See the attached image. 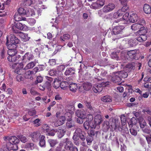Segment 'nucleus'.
Listing matches in <instances>:
<instances>
[{"mask_svg": "<svg viewBox=\"0 0 151 151\" xmlns=\"http://www.w3.org/2000/svg\"><path fill=\"white\" fill-rule=\"evenodd\" d=\"M89 118L91 119L90 127L91 128H94L98 129L100 128V125L103 121L101 115L98 114L96 115L93 120V116L91 115H89Z\"/></svg>", "mask_w": 151, "mask_h": 151, "instance_id": "obj_1", "label": "nucleus"}, {"mask_svg": "<svg viewBox=\"0 0 151 151\" xmlns=\"http://www.w3.org/2000/svg\"><path fill=\"white\" fill-rule=\"evenodd\" d=\"M6 38L7 41L6 44V45H8V47L9 48L13 46L14 48H17V44L20 42V40L13 34H11L9 36V42H8V36H7Z\"/></svg>", "mask_w": 151, "mask_h": 151, "instance_id": "obj_2", "label": "nucleus"}, {"mask_svg": "<svg viewBox=\"0 0 151 151\" xmlns=\"http://www.w3.org/2000/svg\"><path fill=\"white\" fill-rule=\"evenodd\" d=\"M104 5L103 0H97L96 2H93L91 4V8L94 9H99Z\"/></svg>", "mask_w": 151, "mask_h": 151, "instance_id": "obj_3", "label": "nucleus"}, {"mask_svg": "<svg viewBox=\"0 0 151 151\" xmlns=\"http://www.w3.org/2000/svg\"><path fill=\"white\" fill-rule=\"evenodd\" d=\"M41 135L39 132H34L31 134L29 136L31 137V139L33 142H36L38 141Z\"/></svg>", "mask_w": 151, "mask_h": 151, "instance_id": "obj_4", "label": "nucleus"}, {"mask_svg": "<svg viewBox=\"0 0 151 151\" xmlns=\"http://www.w3.org/2000/svg\"><path fill=\"white\" fill-rule=\"evenodd\" d=\"M8 49V50L7 53L9 55V56L13 55H15L17 54V51L16 50V48H14L12 46L10 48L8 47V45H6Z\"/></svg>", "mask_w": 151, "mask_h": 151, "instance_id": "obj_5", "label": "nucleus"}, {"mask_svg": "<svg viewBox=\"0 0 151 151\" xmlns=\"http://www.w3.org/2000/svg\"><path fill=\"white\" fill-rule=\"evenodd\" d=\"M76 114L77 117L81 118H86V112L84 110H77L76 111Z\"/></svg>", "mask_w": 151, "mask_h": 151, "instance_id": "obj_6", "label": "nucleus"}, {"mask_svg": "<svg viewBox=\"0 0 151 151\" xmlns=\"http://www.w3.org/2000/svg\"><path fill=\"white\" fill-rule=\"evenodd\" d=\"M4 145H6V146L8 148H9L10 149L13 150H16L18 149V144H12L10 143H4Z\"/></svg>", "mask_w": 151, "mask_h": 151, "instance_id": "obj_7", "label": "nucleus"}, {"mask_svg": "<svg viewBox=\"0 0 151 151\" xmlns=\"http://www.w3.org/2000/svg\"><path fill=\"white\" fill-rule=\"evenodd\" d=\"M75 123L73 122L71 118H70L67 119V122L66 123V127L68 129H70L74 127Z\"/></svg>", "mask_w": 151, "mask_h": 151, "instance_id": "obj_8", "label": "nucleus"}, {"mask_svg": "<svg viewBox=\"0 0 151 151\" xmlns=\"http://www.w3.org/2000/svg\"><path fill=\"white\" fill-rule=\"evenodd\" d=\"M79 130V137L81 140L84 141L85 140L86 138V134L85 132L82 131L81 129L78 128Z\"/></svg>", "mask_w": 151, "mask_h": 151, "instance_id": "obj_9", "label": "nucleus"}, {"mask_svg": "<svg viewBox=\"0 0 151 151\" xmlns=\"http://www.w3.org/2000/svg\"><path fill=\"white\" fill-rule=\"evenodd\" d=\"M20 57V55H18L9 56L7 57V59L9 62H14L18 60Z\"/></svg>", "mask_w": 151, "mask_h": 151, "instance_id": "obj_10", "label": "nucleus"}, {"mask_svg": "<svg viewBox=\"0 0 151 151\" xmlns=\"http://www.w3.org/2000/svg\"><path fill=\"white\" fill-rule=\"evenodd\" d=\"M19 140L17 137L15 136L10 137L9 142L7 143H10L12 144H19Z\"/></svg>", "mask_w": 151, "mask_h": 151, "instance_id": "obj_11", "label": "nucleus"}, {"mask_svg": "<svg viewBox=\"0 0 151 151\" xmlns=\"http://www.w3.org/2000/svg\"><path fill=\"white\" fill-rule=\"evenodd\" d=\"M23 15L16 13L14 16V19L17 21H19L22 20L25 21L26 18L22 17Z\"/></svg>", "mask_w": 151, "mask_h": 151, "instance_id": "obj_12", "label": "nucleus"}, {"mask_svg": "<svg viewBox=\"0 0 151 151\" xmlns=\"http://www.w3.org/2000/svg\"><path fill=\"white\" fill-rule=\"evenodd\" d=\"M66 129L61 128V129H58L57 130V132L58 134V137L59 138H62L65 134L66 132Z\"/></svg>", "mask_w": 151, "mask_h": 151, "instance_id": "obj_13", "label": "nucleus"}, {"mask_svg": "<svg viewBox=\"0 0 151 151\" xmlns=\"http://www.w3.org/2000/svg\"><path fill=\"white\" fill-rule=\"evenodd\" d=\"M86 119L84 122L83 124V126L84 129L86 130H88L90 127V123L91 121V119L89 118V115L88 116L87 118H86Z\"/></svg>", "mask_w": 151, "mask_h": 151, "instance_id": "obj_14", "label": "nucleus"}, {"mask_svg": "<svg viewBox=\"0 0 151 151\" xmlns=\"http://www.w3.org/2000/svg\"><path fill=\"white\" fill-rule=\"evenodd\" d=\"M25 16L26 17L30 16H33L35 14V12L33 9H26Z\"/></svg>", "mask_w": 151, "mask_h": 151, "instance_id": "obj_15", "label": "nucleus"}, {"mask_svg": "<svg viewBox=\"0 0 151 151\" xmlns=\"http://www.w3.org/2000/svg\"><path fill=\"white\" fill-rule=\"evenodd\" d=\"M34 58V56L31 53L27 52L23 56L22 60L27 59L29 60H32Z\"/></svg>", "mask_w": 151, "mask_h": 151, "instance_id": "obj_16", "label": "nucleus"}, {"mask_svg": "<svg viewBox=\"0 0 151 151\" xmlns=\"http://www.w3.org/2000/svg\"><path fill=\"white\" fill-rule=\"evenodd\" d=\"M17 137L22 143H25L28 142V140L27 137L23 135L19 134L17 135Z\"/></svg>", "mask_w": 151, "mask_h": 151, "instance_id": "obj_17", "label": "nucleus"}, {"mask_svg": "<svg viewBox=\"0 0 151 151\" xmlns=\"http://www.w3.org/2000/svg\"><path fill=\"white\" fill-rule=\"evenodd\" d=\"M45 126H46L47 129H46L47 132V134L48 135L53 136L55 135L56 133L57 132V129H52L50 131H48V129L49 128V126L46 124Z\"/></svg>", "mask_w": 151, "mask_h": 151, "instance_id": "obj_18", "label": "nucleus"}, {"mask_svg": "<svg viewBox=\"0 0 151 151\" xmlns=\"http://www.w3.org/2000/svg\"><path fill=\"white\" fill-rule=\"evenodd\" d=\"M45 137L43 135H41L40 139L39 145L41 147H45L46 146Z\"/></svg>", "mask_w": 151, "mask_h": 151, "instance_id": "obj_19", "label": "nucleus"}, {"mask_svg": "<svg viewBox=\"0 0 151 151\" xmlns=\"http://www.w3.org/2000/svg\"><path fill=\"white\" fill-rule=\"evenodd\" d=\"M92 86V84L90 82H85L83 84V87L84 89L86 91L90 90Z\"/></svg>", "mask_w": 151, "mask_h": 151, "instance_id": "obj_20", "label": "nucleus"}, {"mask_svg": "<svg viewBox=\"0 0 151 151\" xmlns=\"http://www.w3.org/2000/svg\"><path fill=\"white\" fill-rule=\"evenodd\" d=\"M36 62H30L24 68L23 70H26L33 68L35 66Z\"/></svg>", "mask_w": 151, "mask_h": 151, "instance_id": "obj_21", "label": "nucleus"}, {"mask_svg": "<svg viewBox=\"0 0 151 151\" xmlns=\"http://www.w3.org/2000/svg\"><path fill=\"white\" fill-rule=\"evenodd\" d=\"M70 90L73 92H75L78 88L77 85L75 83H72L69 86Z\"/></svg>", "mask_w": 151, "mask_h": 151, "instance_id": "obj_22", "label": "nucleus"}, {"mask_svg": "<svg viewBox=\"0 0 151 151\" xmlns=\"http://www.w3.org/2000/svg\"><path fill=\"white\" fill-rule=\"evenodd\" d=\"M15 25H14L12 26V29H13L14 27L16 28L20 29L22 30L24 28V25L22 24L21 23L19 22H17V23L14 22Z\"/></svg>", "mask_w": 151, "mask_h": 151, "instance_id": "obj_23", "label": "nucleus"}, {"mask_svg": "<svg viewBox=\"0 0 151 151\" xmlns=\"http://www.w3.org/2000/svg\"><path fill=\"white\" fill-rule=\"evenodd\" d=\"M79 134L78 128L76 129L73 133V135L72 137L73 140H78L79 139Z\"/></svg>", "mask_w": 151, "mask_h": 151, "instance_id": "obj_24", "label": "nucleus"}, {"mask_svg": "<svg viewBox=\"0 0 151 151\" xmlns=\"http://www.w3.org/2000/svg\"><path fill=\"white\" fill-rule=\"evenodd\" d=\"M75 70L70 68L67 69L65 72L66 76L72 75L75 73Z\"/></svg>", "mask_w": 151, "mask_h": 151, "instance_id": "obj_25", "label": "nucleus"}, {"mask_svg": "<svg viewBox=\"0 0 151 151\" xmlns=\"http://www.w3.org/2000/svg\"><path fill=\"white\" fill-rule=\"evenodd\" d=\"M34 144L33 143H26L24 145L25 148H28L32 150L35 148Z\"/></svg>", "mask_w": 151, "mask_h": 151, "instance_id": "obj_26", "label": "nucleus"}, {"mask_svg": "<svg viewBox=\"0 0 151 151\" xmlns=\"http://www.w3.org/2000/svg\"><path fill=\"white\" fill-rule=\"evenodd\" d=\"M48 142L51 147H53L58 142L56 139H49Z\"/></svg>", "mask_w": 151, "mask_h": 151, "instance_id": "obj_27", "label": "nucleus"}, {"mask_svg": "<svg viewBox=\"0 0 151 151\" xmlns=\"http://www.w3.org/2000/svg\"><path fill=\"white\" fill-rule=\"evenodd\" d=\"M74 146L73 144L72 143L71 141L70 140H69L68 142L66 144L65 147V148L66 150H70V148Z\"/></svg>", "mask_w": 151, "mask_h": 151, "instance_id": "obj_28", "label": "nucleus"}, {"mask_svg": "<svg viewBox=\"0 0 151 151\" xmlns=\"http://www.w3.org/2000/svg\"><path fill=\"white\" fill-rule=\"evenodd\" d=\"M26 9L22 8H19L18 10L17 13L21 15L25 16Z\"/></svg>", "mask_w": 151, "mask_h": 151, "instance_id": "obj_29", "label": "nucleus"}, {"mask_svg": "<svg viewBox=\"0 0 151 151\" xmlns=\"http://www.w3.org/2000/svg\"><path fill=\"white\" fill-rule=\"evenodd\" d=\"M84 103L87 108L91 110V111H92V113H93L94 112L93 110L92 111L93 108L91 106V103L86 101H84Z\"/></svg>", "mask_w": 151, "mask_h": 151, "instance_id": "obj_30", "label": "nucleus"}, {"mask_svg": "<svg viewBox=\"0 0 151 151\" xmlns=\"http://www.w3.org/2000/svg\"><path fill=\"white\" fill-rule=\"evenodd\" d=\"M98 131H95L93 130H90L88 132V133L89 135L88 136H96L98 133Z\"/></svg>", "mask_w": 151, "mask_h": 151, "instance_id": "obj_31", "label": "nucleus"}, {"mask_svg": "<svg viewBox=\"0 0 151 151\" xmlns=\"http://www.w3.org/2000/svg\"><path fill=\"white\" fill-rule=\"evenodd\" d=\"M87 145H90L93 140V137L92 136H88L86 137V139Z\"/></svg>", "mask_w": 151, "mask_h": 151, "instance_id": "obj_32", "label": "nucleus"}, {"mask_svg": "<svg viewBox=\"0 0 151 151\" xmlns=\"http://www.w3.org/2000/svg\"><path fill=\"white\" fill-rule=\"evenodd\" d=\"M85 118H81L80 117H77L75 118V121L77 123L79 124H82L83 122V119Z\"/></svg>", "mask_w": 151, "mask_h": 151, "instance_id": "obj_33", "label": "nucleus"}, {"mask_svg": "<svg viewBox=\"0 0 151 151\" xmlns=\"http://www.w3.org/2000/svg\"><path fill=\"white\" fill-rule=\"evenodd\" d=\"M51 83L48 82V81L45 82L44 84V87H45L48 91H50L51 90Z\"/></svg>", "mask_w": 151, "mask_h": 151, "instance_id": "obj_34", "label": "nucleus"}, {"mask_svg": "<svg viewBox=\"0 0 151 151\" xmlns=\"http://www.w3.org/2000/svg\"><path fill=\"white\" fill-rule=\"evenodd\" d=\"M33 123L34 124H36L35 126L37 127L40 126L41 125L40 120L39 119H37L34 120Z\"/></svg>", "mask_w": 151, "mask_h": 151, "instance_id": "obj_35", "label": "nucleus"}, {"mask_svg": "<svg viewBox=\"0 0 151 151\" xmlns=\"http://www.w3.org/2000/svg\"><path fill=\"white\" fill-rule=\"evenodd\" d=\"M58 120H59V122L61 123V124H63L65 123L66 120V119L65 116H62L59 118V119Z\"/></svg>", "mask_w": 151, "mask_h": 151, "instance_id": "obj_36", "label": "nucleus"}, {"mask_svg": "<svg viewBox=\"0 0 151 151\" xmlns=\"http://www.w3.org/2000/svg\"><path fill=\"white\" fill-rule=\"evenodd\" d=\"M60 83L58 80L57 81L55 80L54 82V87L55 88H57L59 87L60 86Z\"/></svg>", "mask_w": 151, "mask_h": 151, "instance_id": "obj_37", "label": "nucleus"}, {"mask_svg": "<svg viewBox=\"0 0 151 151\" xmlns=\"http://www.w3.org/2000/svg\"><path fill=\"white\" fill-rule=\"evenodd\" d=\"M28 22L29 24H30L31 25L34 24L35 22V20L32 18H30L28 20Z\"/></svg>", "mask_w": 151, "mask_h": 151, "instance_id": "obj_38", "label": "nucleus"}, {"mask_svg": "<svg viewBox=\"0 0 151 151\" xmlns=\"http://www.w3.org/2000/svg\"><path fill=\"white\" fill-rule=\"evenodd\" d=\"M104 85V83L103 82H102L101 83V84H99L98 85H97L98 87V92H101L102 90H103V88L102 87V86Z\"/></svg>", "mask_w": 151, "mask_h": 151, "instance_id": "obj_39", "label": "nucleus"}, {"mask_svg": "<svg viewBox=\"0 0 151 151\" xmlns=\"http://www.w3.org/2000/svg\"><path fill=\"white\" fill-rule=\"evenodd\" d=\"M30 93L32 95H35L38 94V93L35 91L33 88H32L30 90Z\"/></svg>", "mask_w": 151, "mask_h": 151, "instance_id": "obj_40", "label": "nucleus"}, {"mask_svg": "<svg viewBox=\"0 0 151 151\" xmlns=\"http://www.w3.org/2000/svg\"><path fill=\"white\" fill-rule=\"evenodd\" d=\"M10 138V137H9L6 136H5L3 137L4 140L5 142L3 143V146L6 145H4V143H6L8 142H9Z\"/></svg>", "mask_w": 151, "mask_h": 151, "instance_id": "obj_41", "label": "nucleus"}, {"mask_svg": "<svg viewBox=\"0 0 151 151\" xmlns=\"http://www.w3.org/2000/svg\"><path fill=\"white\" fill-rule=\"evenodd\" d=\"M22 69H17V68H16V69L14 70V72L15 73H17L18 74L21 75L22 74Z\"/></svg>", "mask_w": 151, "mask_h": 151, "instance_id": "obj_42", "label": "nucleus"}, {"mask_svg": "<svg viewBox=\"0 0 151 151\" xmlns=\"http://www.w3.org/2000/svg\"><path fill=\"white\" fill-rule=\"evenodd\" d=\"M33 0H24L25 4L28 6H30L33 3Z\"/></svg>", "mask_w": 151, "mask_h": 151, "instance_id": "obj_43", "label": "nucleus"}, {"mask_svg": "<svg viewBox=\"0 0 151 151\" xmlns=\"http://www.w3.org/2000/svg\"><path fill=\"white\" fill-rule=\"evenodd\" d=\"M49 63L51 65H55L56 63V61L55 59L49 60Z\"/></svg>", "mask_w": 151, "mask_h": 151, "instance_id": "obj_44", "label": "nucleus"}, {"mask_svg": "<svg viewBox=\"0 0 151 151\" xmlns=\"http://www.w3.org/2000/svg\"><path fill=\"white\" fill-rule=\"evenodd\" d=\"M16 65H17V69H22L24 65L22 63H17Z\"/></svg>", "mask_w": 151, "mask_h": 151, "instance_id": "obj_45", "label": "nucleus"}, {"mask_svg": "<svg viewBox=\"0 0 151 151\" xmlns=\"http://www.w3.org/2000/svg\"><path fill=\"white\" fill-rule=\"evenodd\" d=\"M38 66L39 68V71L43 70L45 68V66L43 65H39Z\"/></svg>", "mask_w": 151, "mask_h": 151, "instance_id": "obj_46", "label": "nucleus"}, {"mask_svg": "<svg viewBox=\"0 0 151 151\" xmlns=\"http://www.w3.org/2000/svg\"><path fill=\"white\" fill-rule=\"evenodd\" d=\"M39 88L42 91H45V88H46L45 87H44V84L42 85L41 84H40L39 86H38Z\"/></svg>", "mask_w": 151, "mask_h": 151, "instance_id": "obj_47", "label": "nucleus"}, {"mask_svg": "<svg viewBox=\"0 0 151 151\" xmlns=\"http://www.w3.org/2000/svg\"><path fill=\"white\" fill-rule=\"evenodd\" d=\"M3 151H11V149L9 148H8L6 145L3 146Z\"/></svg>", "mask_w": 151, "mask_h": 151, "instance_id": "obj_48", "label": "nucleus"}, {"mask_svg": "<svg viewBox=\"0 0 151 151\" xmlns=\"http://www.w3.org/2000/svg\"><path fill=\"white\" fill-rule=\"evenodd\" d=\"M6 93L11 95L12 93V91L11 88H8L5 91Z\"/></svg>", "mask_w": 151, "mask_h": 151, "instance_id": "obj_49", "label": "nucleus"}, {"mask_svg": "<svg viewBox=\"0 0 151 151\" xmlns=\"http://www.w3.org/2000/svg\"><path fill=\"white\" fill-rule=\"evenodd\" d=\"M63 38L65 40H68L70 37V36L69 34H65L63 35Z\"/></svg>", "mask_w": 151, "mask_h": 151, "instance_id": "obj_50", "label": "nucleus"}, {"mask_svg": "<svg viewBox=\"0 0 151 151\" xmlns=\"http://www.w3.org/2000/svg\"><path fill=\"white\" fill-rule=\"evenodd\" d=\"M104 13V9H102L99 11L98 14L100 16L103 15Z\"/></svg>", "mask_w": 151, "mask_h": 151, "instance_id": "obj_51", "label": "nucleus"}, {"mask_svg": "<svg viewBox=\"0 0 151 151\" xmlns=\"http://www.w3.org/2000/svg\"><path fill=\"white\" fill-rule=\"evenodd\" d=\"M70 149V150H69L70 151H78L77 148L74 145L72 146L71 148Z\"/></svg>", "mask_w": 151, "mask_h": 151, "instance_id": "obj_52", "label": "nucleus"}, {"mask_svg": "<svg viewBox=\"0 0 151 151\" xmlns=\"http://www.w3.org/2000/svg\"><path fill=\"white\" fill-rule=\"evenodd\" d=\"M57 72L56 70H52L50 72V75L51 76L56 75Z\"/></svg>", "mask_w": 151, "mask_h": 151, "instance_id": "obj_53", "label": "nucleus"}, {"mask_svg": "<svg viewBox=\"0 0 151 151\" xmlns=\"http://www.w3.org/2000/svg\"><path fill=\"white\" fill-rule=\"evenodd\" d=\"M65 66L63 65H59L58 67V69L60 71H63L65 69Z\"/></svg>", "mask_w": 151, "mask_h": 151, "instance_id": "obj_54", "label": "nucleus"}, {"mask_svg": "<svg viewBox=\"0 0 151 151\" xmlns=\"http://www.w3.org/2000/svg\"><path fill=\"white\" fill-rule=\"evenodd\" d=\"M61 122H60L59 120H58L56 122L54 123V125L56 127H57L60 125H62V124H61Z\"/></svg>", "mask_w": 151, "mask_h": 151, "instance_id": "obj_55", "label": "nucleus"}, {"mask_svg": "<svg viewBox=\"0 0 151 151\" xmlns=\"http://www.w3.org/2000/svg\"><path fill=\"white\" fill-rule=\"evenodd\" d=\"M46 78L47 80V81H48V82L49 83H51L53 81V78L51 77L47 76H46Z\"/></svg>", "mask_w": 151, "mask_h": 151, "instance_id": "obj_56", "label": "nucleus"}, {"mask_svg": "<svg viewBox=\"0 0 151 151\" xmlns=\"http://www.w3.org/2000/svg\"><path fill=\"white\" fill-rule=\"evenodd\" d=\"M16 78L17 81H22L23 79V78L20 76H17Z\"/></svg>", "mask_w": 151, "mask_h": 151, "instance_id": "obj_57", "label": "nucleus"}, {"mask_svg": "<svg viewBox=\"0 0 151 151\" xmlns=\"http://www.w3.org/2000/svg\"><path fill=\"white\" fill-rule=\"evenodd\" d=\"M69 140L70 139L68 138H65L62 140V142L63 143H65L66 144Z\"/></svg>", "mask_w": 151, "mask_h": 151, "instance_id": "obj_58", "label": "nucleus"}, {"mask_svg": "<svg viewBox=\"0 0 151 151\" xmlns=\"http://www.w3.org/2000/svg\"><path fill=\"white\" fill-rule=\"evenodd\" d=\"M37 81H38L39 83H41L43 80V78L41 76H39L37 77Z\"/></svg>", "mask_w": 151, "mask_h": 151, "instance_id": "obj_59", "label": "nucleus"}, {"mask_svg": "<svg viewBox=\"0 0 151 151\" xmlns=\"http://www.w3.org/2000/svg\"><path fill=\"white\" fill-rule=\"evenodd\" d=\"M33 71L34 72V73L35 74L38 71H39V68L37 67L33 69Z\"/></svg>", "mask_w": 151, "mask_h": 151, "instance_id": "obj_60", "label": "nucleus"}, {"mask_svg": "<svg viewBox=\"0 0 151 151\" xmlns=\"http://www.w3.org/2000/svg\"><path fill=\"white\" fill-rule=\"evenodd\" d=\"M61 99V97H60L59 95H56L55 97V99L56 100H60Z\"/></svg>", "mask_w": 151, "mask_h": 151, "instance_id": "obj_61", "label": "nucleus"}, {"mask_svg": "<svg viewBox=\"0 0 151 151\" xmlns=\"http://www.w3.org/2000/svg\"><path fill=\"white\" fill-rule=\"evenodd\" d=\"M47 38L50 40L51 39L52 37V35L51 33L49 32L47 34Z\"/></svg>", "mask_w": 151, "mask_h": 151, "instance_id": "obj_62", "label": "nucleus"}, {"mask_svg": "<svg viewBox=\"0 0 151 151\" xmlns=\"http://www.w3.org/2000/svg\"><path fill=\"white\" fill-rule=\"evenodd\" d=\"M73 142L74 144L77 146H78L79 145L80 143L78 141V140H73Z\"/></svg>", "mask_w": 151, "mask_h": 151, "instance_id": "obj_63", "label": "nucleus"}, {"mask_svg": "<svg viewBox=\"0 0 151 151\" xmlns=\"http://www.w3.org/2000/svg\"><path fill=\"white\" fill-rule=\"evenodd\" d=\"M104 144L101 143L100 145V150L101 151H104Z\"/></svg>", "mask_w": 151, "mask_h": 151, "instance_id": "obj_64", "label": "nucleus"}]
</instances>
